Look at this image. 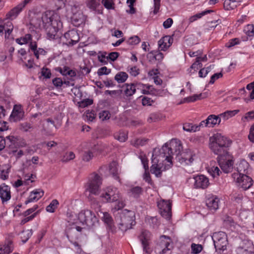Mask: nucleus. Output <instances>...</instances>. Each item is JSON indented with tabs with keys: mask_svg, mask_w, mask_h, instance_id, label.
Returning <instances> with one entry per match:
<instances>
[{
	"mask_svg": "<svg viewBox=\"0 0 254 254\" xmlns=\"http://www.w3.org/2000/svg\"><path fill=\"white\" fill-rule=\"evenodd\" d=\"M182 146L179 141L172 139L170 143H165L162 147L160 157L172 164V159L175 155V159L183 165L191 164L194 160L195 153L191 150L181 152Z\"/></svg>",
	"mask_w": 254,
	"mask_h": 254,
	"instance_id": "f03ea898",
	"label": "nucleus"
},
{
	"mask_svg": "<svg viewBox=\"0 0 254 254\" xmlns=\"http://www.w3.org/2000/svg\"><path fill=\"white\" fill-rule=\"evenodd\" d=\"M99 118L103 121L109 119L110 114L108 111H102L99 113Z\"/></svg>",
	"mask_w": 254,
	"mask_h": 254,
	"instance_id": "864d4df0",
	"label": "nucleus"
},
{
	"mask_svg": "<svg viewBox=\"0 0 254 254\" xmlns=\"http://www.w3.org/2000/svg\"><path fill=\"white\" fill-rule=\"evenodd\" d=\"M241 0H225L224 2V7L227 10L233 9L239 4Z\"/></svg>",
	"mask_w": 254,
	"mask_h": 254,
	"instance_id": "c756f323",
	"label": "nucleus"
},
{
	"mask_svg": "<svg viewBox=\"0 0 254 254\" xmlns=\"http://www.w3.org/2000/svg\"><path fill=\"white\" fill-rule=\"evenodd\" d=\"M143 192V189L139 186L131 188L128 190L130 195L134 198H138Z\"/></svg>",
	"mask_w": 254,
	"mask_h": 254,
	"instance_id": "2f4dec72",
	"label": "nucleus"
},
{
	"mask_svg": "<svg viewBox=\"0 0 254 254\" xmlns=\"http://www.w3.org/2000/svg\"><path fill=\"white\" fill-rule=\"evenodd\" d=\"M101 2L107 9H114L115 3L113 0H102Z\"/></svg>",
	"mask_w": 254,
	"mask_h": 254,
	"instance_id": "a19ab883",
	"label": "nucleus"
},
{
	"mask_svg": "<svg viewBox=\"0 0 254 254\" xmlns=\"http://www.w3.org/2000/svg\"><path fill=\"white\" fill-rule=\"evenodd\" d=\"M143 179L150 185H153V183L151 179L150 174L148 172V170H145V173L143 175Z\"/></svg>",
	"mask_w": 254,
	"mask_h": 254,
	"instance_id": "bf43d9fd",
	"label": "nucleus"
},
{
	"mask_svg": "<svg viewBox=\"0 0 254 254\" xmlns=\"http://www.w3.org/2000/svg\"><path fill=\"white\" fill-rule=\"evenodd\" d=\"M115 138L120 142H125L127 138V134L125 132H119L115 135Z\"/></svg>",
	"mask_w": 254,
	"mask_h": 254,
	"instance_id": "a18cd8bd",
	"label": "nucleus"
},
{
	"mask_svg": "<svg viewBox=\"0 0 254 254\" xmlns=\"http://www.w3.org/2000/svg\"><path fill=\"white\" fill-rule=\"evenodd\" d=\"M23 115L24 112L22 111L21 106L20 105H15L10 118L11 120H13V122H17L22 119Z\"/></svg>",
	"mask_w": 254,
	"mask_h": 254,
	"instance_id": "412c9836",
	"label": "nucleus"
},
{
	"mask_svg": "<svg viewBox=\"0 0 254 254\" xmlns=\"http://www.w3.org/2000/svg\"><path fill=\"white\" fill-rule=\"evenodd\" d=\"M152 165L151 167L150 171L152 174L155 175L157 177H160L162 174V171L161 168L159 167L158 159L156 157H154V154L152 155Z\"/></svg>",
	"mask_w": 254,
	"mask_h": 254,
	"instance_id": "393cba45",
	"label": "nucleus"
},
{
	"mask_svg": "<svg viewBox=\"0 0 254 254\" xmlns=\"http://www.w3.org/2000/svg\"><path fill=\"white\" fill-rule=\"evenodd\" d=\"M221 121L219 115H210L206 119V123L208 127H213L217 124L219 125Z\"/></svg>",
	"mask_w": 254,
	"mask_h": 254,
	"instance_id": "a878e982",
	"label": "nucleus"
},
{
	"mask_svg": "<svg viewBox=\"0 0 254 254\" xmlns=\"http://www.w3.org/2000/svg\"><path fill=\"white\" fill-rule=\"evenodd\" d=\"M173 39L170 36H165L158 42V48L161 51H165L171 45Z\"/></svg>",
	"mask_w": 254,
	"mask_h": 254,
	"instance_id": "aec40b11",
	"label": "nucleus"
},
{
	"mask_svg": "<svg viewBox=\"0 0 254 254\" xmlns=\"http://www.w3.org/2000/svg\"><path fill=\"white\" fill-rule=\"evenodd\" d=\"M53 84L57 87H60L63 84V81L61 78H55L53 79Z\"/></svg>",
	"mask_w": 254,
	"mask_h": 254,
	"instance_id": "338daca9",
	"label": "nucleus"
},
{
	"mask_svg": "<svg viewBox=\"0 0 254 254\" xmlns=\"http://www.w3.org/2000/svg\"><path fill=\"white\" fill-rule=\"evenodd\" d=\"M194 180V187L195 188H206L209 184L208 179L204 175H198L193 178Z\"/></svg>",
	"mask_w": 254,
	"mask_h": 254,
	"instance_id": "f3484780",
	"label": "nucleus"
},
{
	"mask_svg": "<svg viewBox=\"0 0 254 254\" xmlns=\"http://www.w3.org/2000/svg\"><path fill=\"white\" fill-rule=\"evenodd\" d=\"M239 186L244 190L250 189L253 184V179L246 174L240 175L237 179Z\"/></svg>",
	"mask_w": 254,
	"mask_h": 254,
	"instance_id": "ddd939ff",
	"label": "nucleus"
},
{
	"mask_svg": "<svg viewBox=\"0 0 254 254\" xmlns=\"http://www.w3.org/2000/svg\"><path fill=\"white\" fill-rule=\"evenodd\" d=\"M248 138L253 143H254V124L252 125L250 128Z\"/></svg>",
	"mask_w": 254,
	"mask_h": 254,
	"instance_id": "69168bd1",
	"label": "nucleus"
},
{
	"mask_svg": "<svg viewBox=\"0 0 254 254\" xmlns=\"http://www.w3.org/2000/svg\"><path fill=\"white\" fill-rule=\"evenodd\" d=\"M136 83H131L130 84H126V88L125 90V94L127 96H131L133 95L136 91V87H140V86L136 85Z\"/></svg>",
	"mask_w": 254,
	"mask_h": 254,
	"instance_id": "7c9ffc66",
	"label": "nucleus"
},
{
	"mask_svg": "<svg viewBox=\"0 0 254 254\" xmlns=\"http://www.w3.org/2000/svg\"><path fill=\"white\" fill-rule=\"evenodd\" d=\"M205 96H203V94L202 93L199 94H194L193 95L191 96H189L186 98H185L183 100V101L182 102V103H185V102H195L198 100H200L202 98H204Z\"/></svg>",
	"mask_w": 254,
	"mask_h": 254,
	"instance_id": "473e14b6",
	"label": "nucleus"
},
{
	"mask_svg": "<svg viewBox=\"0 0 254 254\" xmlns=\"http://www.w3.org/2000/svg\"><path fill=\"white\" fill-rule=\"evenodd\" d=\"M239 43V40L238 38H234L229 40L226 46L228 48H231Z\"/></svg>",
	"mask_w": 254,
	"mask_h": 254,
	"instance_id": "0e129e2a",
	"label": "nucleus"
},
{
	"mask_svg": "<svg viewBox=\"0 0 254 254\" xmlns=\"http://www.w3.org/2000/svg\"><path fill=\"white\" fill-rule=\"evenodd\" d=\"M78 221L77 224L82 225L92 226L97 221V218L94 213L90 210H83L81 211L77 216Z\"/></svg>",
	"mask_w": 254,
	"mask_h": 254,
	"instance_id": "0eeeda50",
	"label": "nucleus"
},
{
	"mask_svg": "<svg viewBox=\"0 0 254 254\" xmlns=\"http://www.w3.org/2000/svg\"><path fill=\"white\" fill-rule=\"evenodd\" d=\"M42 75L46 78H50L51 76V72L50 69L43 67L41 70Z\"/></svg>",
	"mask_w": 254,
	"mask_h": 254,
	"instance_id": "13d9d810",
	"label": "nucleus"
},
{
	"mask_svg": "<svg viewBox=\"0 0 254 254\" xmlns=\"http://www.w3.org/2000/svg\"><path fill=\"white\" fill-rule=\"evenodd\" d=\"M139 158L141 160V163L143 166L145 170H148V160L145 155H140Z\"/></svg>",
	"mask_w": 254,
	"mask_h": 254,
	"instance_id": "3c124183",
	"label": "nucleus"
},
{
	"mask_svg": "<svg viewBox=\"0 0 254 254\" xmlns=\"http://www.w3.org/2000/svg\"><path fill=\"white\" fill-rule=\"evenodd\" d=\"M109 171L113 177L120 182L119 178V170L118 163L116 161L112 162L109 165Z\"/></svg>",
	"mask_w": 254,
	"mask_h": 254,
	"instance_id": "bb28decb",
	"label": "nucleus"
},
{
	"mask_svg": "<svg viewBox=\"0 0 254 254\" xmlns=\"http://www.w3.org/2000/svg\"><path fill=\"white\" fill-rule=\"evenodd\" d=\"M183 128L185 131L188 132H195L199 130L198 126H193L192 124L188 123L184 124Z\"/></svg>",
	"mask_w": 254,
	"mask_h": 254,
	"instance_id": "e433bc0d",
	"label": "nucleus"
},
{
	"mask_svg": "<svg viewBox=\"0 0 254 254\" xmlns=\"http://www.w3.org/2000/svg\"><path fill=\"white\" fill-rule=\"evenodd\" d=\"M160 120L159 116L157 114H151L148 119V122L149 123L155 122Z\"/></svg>",
	"mask_w": 254,
	"mask_h": 254,
	"instance_id": "680f3d73",
	"label": "nucleus"
},
{
	"mask_svg": "<svg viewBox=\"0 0 254 254\" xmlns=\"http://www.w3.org/2000/svg\"><path fill=\"white\" fill-rule=\"evenodd\" d=\"M111 72V69H108L106 66H103L100 68L97 71V74L99 76L102 75H107Z\"/></svg>",
	"mask_w": 254,
	"mask_h": 254,
	"instance_id": "6e6d98bb",
	"label": "nucleus"
},
{
	"mask_svg": "<svg viewBox=\"0 0 254 254\" xmlns=\"http://www.w3.org/2000/svg\"><path fill=\"white\" fill-rule=\"evenodd\" d=\"M71 10L73 15L77 14L78 12H82L80 10V5L77 3H75L71 6Z\"/></svg>",
	"mask_w": 254,
	"mask_h": 254,
	"instance_id": "4d7b16f0",
	"label": "nucleus"
},
{
	"mask_svg": "<svg viewBox=\"0 0 254 254\" xmlns=\"http://www.w3.org/2000/svg\"><path fill=\"white\" fill-rule=\"evenodd\" d=\"M103 216L102 217L103 220L104 221L105 223H106L108 225L111 227L113 223V219L110 215L107 212L103 213Z\"/></svg>",
	"mask_w": 254,
	"mask_h": 254,
	"instance_id": "37998d69",
	"label": "nucleus"
},
{
	"mask_svg": "<svg viewBox=\"0 0 254 254\" xmlns=\"http://www.w3.org/2000/svg\"><path fill=\"white\" fill-rule=\"evenodd\" d=\"M42 20L47 39L50 40L59 39L61 36L58 32L62 27L60 15L54 11L48 10L43 14Z\"/></svg>",
	"mask_w": 254,
	"mask_h": 254,
	"instance_id": "7ed1b4c3",
	"label": "nucleus"
},
{
	"mask_svg": "<svg viewBox=\"0 0 254 254\" xmlns=\"http://www.w3.org/2000/svg\"><path fill=\"white\" fill-rule=\"evenodd\" d=\"M240 238L241 241L236 250V254H254V247L252 241L248 237L245 238L242 234H240Z\"/></svg>",
	"mask_w": 254,
	"mask_h": 254,
	"instance_id": "6e6552de",
	"label": "nucleus"
},
{
	"mask_svg": "<svg viewBox=\"0 0 254 254\" xmlns=\"http://www.w3.org/2000/svg\"><path fill=\"white\" fill-rule=\"evenodd\" d=\"M151 233L147 230H143L138 236V238L141 242L143 251L147 254H150L152 250L149 248Z\"/></svg>",
	"mask_w": 254,
	"mask_h": 254,
	"instance_id": "9b49d317",
	"label": "nucleus"
},
{
	"mask_svg": "<svg viewBox=\"0 0 254 254\" xmlns=\"http://www.w3.org/2000/svg\"><path fill=\"white\" fill-rule=\"evenodd\" d=\"M127 77L128 75L126 72H119L115 75V79L118 83H123L127 79Z\"/></svg>",
	"mask_w": 254,
	"mask_h": 254,
	"instance_id": "f704fd0d",
	"label": "nucleus"
},
{
	"mask_svg": "<svg viewBox=\"0 0 254 254\" xmlns=\"http://www.w3.org/2000/svg\"><path fill=\"white\" fill-rule=\"evenodd\" d=\"M140 41V38L137 36H134L133 37H130L127 41V43L128 45H136L138 44Z\"/></svg>",
	"mask_w": 254,
	"mask_h": 254,
	"instance_id": "49530a36",
	"label": "nucleus"
},
{
	"mask_svg": "<svg viewBox=\"0 0 254 254\" xmlns=\"http://www.w3.org/2000/svg\"><path fill=\"white\" fill-rule=\"evenodd\" d=\"M209 146L211 151L217 155V160L221 170L225 173L231 172L234 168V160L229 152L232 141L219 133L209 137Z\"/></svg>",
	"mask_w": 254,
	"mask_h": 254,
	"instance_id": "f257e3e1",
	"label": "nucleus"
},
{
	"mask_svg": "<svg viewBox=\"0 0 254 254\" xmlns=\"http://www.w3.org/2000/svg\"><path fill=\"white\" fill-rule=\"evenodd\" d=\"M100 197L104 202H113L119 199L121 193L117 188L110 187L101 194Z\"/></svg>",
	"mask_w": 254,
	"mask_h": 254,
	"instance_id": "9d476101",
	"label": "nucleus"
},
{
	"mask_svg": "<svg viewBox=\"0 0 254 254\" xmlns=\"http://www.w3.org/2000/svg\"><path fill=\"white\" fill-rule=\"evenodd\" d=\"M59 204V202L57 199H53L50 204L46 207V210L48 212L53 213L57 208Z\"/></svg>",
	"mask_w": 254,
	"mask_h": 254,
	"instance_id": "58836bf2",
	"label": "nucleus"
},
{
	"mask_svg": "<svg viewBox=\"0 0 254 254\" xmlns=\"http://www.w3.org/2000/svg\"><path fill=\"white\" fill-rule=\"evenodd\" d=\"M212 238L217 252L220 253L226 249L228 242L227 236L225 232L220 231L214 233Z\"/></svg>",
	"mask_w": 254,
	"mask_h": 254,
	"instance_id": "423d86ee",
	"label": "nucleus"
},
{
	"mask_svg": "<svg viewBox=\"0 0 254 254\" xmlns=\"http://www.w3.org/2000/svg\"><path fill=\"white\" fill-rule=\"evenodd\" d=\"M85 20L84 16L82 12H78L77 14L72 15L71 17V21L73 25L78 27L84 23Z\"/></svg>",
	"mask_w": 254,
	"mask_h": 254,
	"instance_id": "cd10ccee",
	"label": "nucleus"
},
{
	"mask_svg": "<svg viewBox=\"0 0 254 254\" xmlns=\"http://www.w3.org/2000/svg\"><path fill=\"white\" fill-rule=\"evenodd\" d=\"M219 198L216 196L212 195L206 200V205L209 210L215 211L219 208Z\"/></svg>",
	"mask_w": 254,
	"mask_h": 254,
	"instance_id": "6ab92c4d",
	"label": "nucleus"
},
{
	"mask_svg": "<svg viewBox=\"0 0 254 254\" xmlns=\"http://www.w3.org/2000/svg\"><path fill=\"white\" fill-rule=\"evenodd\" d=\"M7 144L6 147L8 150V153L11 155L17 151V140L13 136H6Z\"/></svg>",
	"mask_w": 254,
	"mask_h": 254,
	"instance_id": "dca6fc26",
	"label": "nucleus"
},
{
	"mask_svg": "<svg viewBox=\"0 0 254 254\" xmlns=\"http://www.w3.org/2000/svg\"><path fill=\"white\" fill-rule=\"evenodd\" d=\"M0 198L3 204L11 198L10 188L4 183L0 186Z\"/></svg>",
	"mask_w": 254,
	"mask_h": 254,
	"instance_id": "4468645a",
	"label": "nucleus"
},
{
	"mask_svg": "<svg viewBox=\"0 0 254 254\" xmlns=\"http://www.w3.org/2000/svg\"><path fill=\"white\" fill-rule=\"evenodd\" d=\"M173 248V244L171 238L167 236L162 235L160 237L155 250L160 254H170Z\"/></svg>",
	"mask_w": 254,
	"mask_h": 254,
	"instance_id": "39448f33",
	"label": "nucleus"
},
{
	"mask_svg": "<svg viewBox=\"0 0 254 254\" xmlns=\"http://www.w3.org/2000/svg\"><path fill=\"white\" fill-rule=\"evenodd\" d=\"M146 141V140L137 138L134 140H132L131 141V144L135 147H138L139 146L144 145Z\"/></svg>",
	"mask_w": 254,
	"mask_h": 254,
	"instance_id": "09e8293b",
	"label": "nucleus"
},
{
	"mask_svg": "<svg viewBox=\"0 0 254 254\" xmlns=\"http://www.w3.org/2000/svg\"><path fill=\"white\" fill-rule=\"evenodd\" d=\"M153 101L148 97L144 96L142 98V104L143 106H151Z\"/></svg>",
	"mask_w": 254,
	"mask_h": 254,
	"instance_id": "052dcab7",
	"label": "nucleus"
},
{
	"mask_svg": "<svg viewBox=\"0 0 254 254\" xmlns=\"http://www.w3.org/2000/svg\"><path fill=\"white\" fill-rule=\"evenodd\" d=\"M136 85H138L140 86V88H148L149 90V94L156 96L159 94V90L156 89H155L152 85H150L148 84H143L141 83H137Z\"/></svg>",
	"mask_w": 254,
	"mask_h": 254,
	"instance_id": "72a5a7b5",
	"label": "nucleus"
},
{
	"mask_svg": "<svg viewBox=\"0 0 254 254\" xmlns=\"http://www.w3.org/2000/svg\"><path fill=\"white\" fill-rule=\"evenodd\" d=\"M223 74L221 72L216 73L211 76L209 83L213 84L218 79L222 77Z\"/></svg>",
	"mask_w": 254,
	"mask_h": 254,
	"instance_id": "e2e57ef3",
	"label": "nucleus"
},
{
	"mask_svg": "<svg viewBox=\"0 0 254 254\" xmlns=\"http://www.w3.org/2000/svg\"><path fill=\"white\" fill-rule=\"evenodd\" d=\"M127 71L131 76H136L139 74L140 70L136 66L128 67Z\"/></svg>",
	"mask_w": 254,
	"mask_h": 254,
	"instance_id": "de8ad7c7",
	"label": "nucleus"
},
{
	"mask_svg": "<svg viewBox=\"0 0 254 254\" xmlns=\"http://www.w3.org/2000/svg\"><path fill=\"white\" fill-rule=\"evenodd\" d=\"M22 10V8L19 6V5H17L6 13L5 15V19H9L11 20L15 19Z\"/></svg>",
	"mask_w": 254,
	"mask_h": 254,
	"instance_id": "c85d7f7f",
	"label": "nucleus"
},
{
	"mask_svg": "<svg viewBox=\"0 0 254 254\" xmlns=\"http://www.w3.org/2000/svg\"><path fill=\"white\" fill-rule=\"evenodd\" d=\"M135 223L134 211L124 209L120 214L119 227L122 231H126L127 230L131 229Z\"/></svg>",
	"mask_w": 254,
	"mask_h": 254,
	"instance_id": "20e7f679",
	"label": "nucleus"
},
{
	"mask_svg": "<svg viewBox=\"0 0 254 254\" xmlns=\"http://www.w3.org/2000/svg\"><path fill=\"white\" fill-rule=\"evenodd\" d=\"M173 23V19L171 18H168L163 22V25L164 28L168 29L172 26Z\"/></svg>",
	"mask_w": 254,
	"mask_h": 254,
	"instance_id": "774afa93",
	"label": "nucleus"
},
{
	"mask_svg": "<svg viewBox=\"0 0 254 254\" xmlns=\"http://www.w3.org/2000/svg\"><path fill=\"white\" fill-rule=\"evenodd\" d=\"M12 235H8L6 238L5 244L0 245V254H9L13 250V245L12 241Z\"/></svg>",
	"mask_w": 254,
	"mask_h": 254,
	"instance_id": "2eb2a0df",
	"label": "nucleus"
},
{
	"mask_svg": "<svg viewBox=\"0 0 254 254\" xmlns=\"http://www.w3.org/2000/svg\"><path fill=\"white\" fill-rule=\"evenodd\" d=\"M249 168V164L245 160H241L236 164V170L239 173V176L247 173Z\"/></svg>",
	"mask_w": 254,
	"mask_h": 254,
	"instance_id": "5701e85b",
	"label": "nucleus"
},
{
	"mask_svg": "<svg viewBox=\"0 0 254 254\" xmlns=\"http://www.w3.org/2000/svg\"><path fill=\"white\" fill-rule=\"evenodd\" d=\"M211 12H213V11L212 10H206L201 12V13H197L195 15H194L192 16H191L190 18V19H189L190 22H192L194 21L195 20H196V19L201 18L202 16H203L206 14L209 13Z\"/></svg>",
	"mask_w": 254,
	"mask_h": 254,
	"instance_id": "ea45409f",
	"label": "nucleus"
},
{
	"mask_svg": "<svg viewBox=\"0 0 254 254\" xmlns=\"http://www.w3.org/2000/svg\"><path fill=\"white\" fill-rule=\"evenodd\" d=\"M44 193V191L41 189H36L32 191L30 193L27 200L25 201V204H27L28 203L32 202L38 201L43 196Z\"/></svg>",
	"mask_w": 254,
	"mask_h": 254,
	"instance_id": "4be33fe9",
	"label": "nucleus"
},
{
	"mask_svg": "<svg viewBox=\"0 0 254 254\" xmlns=\"http://www.w3.org/2000/svg\"><path fill=\"white\" fill-rule=\"evenodd\" d=\"M244 31L246 35L251 37L254 36V25L248 24L244 28Z\"/></svg>",
	"mask_w": 254,
	"mask_h": 254,
	"instance_id": "79ce46f5",
	"label": "nucleus"
},
{
	"mask_svg": "<svg viewBox=\"0 0 254 254\" xmlns=\"http://www.w3.org/2000/svg\"><path fill=\"white\" fill-rule=\"evenodd\" d=\"M160 214L166 219H170L172 212V204L169 201L163 200L158 203Z\"/></svg>",
	"mask_w": 254,
	"mask_h": 254,
	"instance_id": "f8f14e48",
	"label": "nucleus"
},
{
	"mask_svg": "<svg viewBox=\"0 0 254 254\" xmlns=\"http://www.w3.org/2000/svg\"><path fill=\"white\" fill-rule=\"evenodd\" d=\"M74 158V154L72 152H69L65 154V155L62 159V161L63 162H66L67 161L73 159Z\"/></svg>",
	"mask_w": 254,
	"mask_h": 254,
	"instance_id": "603ef678",
	"label": "nucleus"
},
{
	"mask_svg": "<svg viewBox=\"0 0 254 254\" xmlns=\"http://www.w3.org/2000/svg\"><path fill=\"white\" fill-rule=\"evenodd\" d=\"M244 122L254 120V111H250L247 113L245 116L242 118Z\"/></svg>",
	"mask_w": 254,
	"mask_h": 254,
	"instance_id": "5fc2aeb1",
	"label": "nucleus"
},
{
	"mask_svg": "<svg viewBox=\"0 0 254 254\" xmlns=\"http://www.w3.org/2000/svg\"><path fill=\"white\" fill-rule=\"evenodd\" d=\"M100 4V0H87V5L90 9H95Z\"/></svg>",
	"mask_w": 254,
	"mask_h": 254,
	"instance_id": "c03bdc74",
	"label": "nucleus"
},
{
	"mask_svg": "<svg viewBox=\"0 0 254 254\" xmlns=\"http://www.w3.org/2000/svg\"><path fill=\"white\" fill-rule=\"evenodd\" d=\"M30 49L33 52L34 56L37 59H39L40 55H45L47 53L46 51L42 48H37V42H31L29 45Z\"/></svg>",
	"mask_w": 254,
	"mask_h": 254,
	"instance_id": "b1692460",
	"label": "nucleus"
},
{
	"mask_svg": "<svg viewBox=\"0 0 254 254\" xmlns=\"http://www.w3.org/2000/svg\"><path fill=\"white\" fill-rule=\"evenodd\" d=\"M102 150H98V149H97V150H88L87 151H85L82 156V159L84 161L88 162L90 160L93 156V153L95 152H101Z\"/></svg>",
	"mask_w": 254,
	"mask_h": 254,
	"instance_id": "c9c22d12",
	"label": "nucleus"
},
{
	"mask_svg": "<svg viewBox=\"0 0 254 254\" xmlns=\"http://www.w3.org/2000/svg\"><path fill=\"white\" fill-rule=\"evenodd\" d=\"M64 37L67 39L70 40L68 42V45L73 46L77 44L80 39L78 33L75 30H71L66 32L64 34Z\"/></svg>",
	"mask_w": 254,
	"mask_h": 254,
	"instance_id": "a211bd4d",
	"label": "nucleus"
},
{
	"mask_svg": "<svg viewBox=\"0 0 254 254\" xmlns=\"http://www.w3.org/2000/svg\"><path fill=\"white\" fill-rule=\"evenodd\" d=\"M191 251L192 254H198L203 250V247L200 244L192 243L191 245Z\"/></svg>",
	"mask_w": 254,
	"mask_h": 254,
	"instance_id": "4c0bfd02",
	"label": "nucleus"
},
{
	"mask_svg": "<svg viewBox=\"0 0 254 254\" xmlns=\"http://www.w3.org/2000/svg\"><path fill=\"white\" fill-rule=\"evenodd\" d=\"M209 173L213 177H215L219 176L220 173H221L219 168L218 167H212L209 170Z\"/></svg>",
	"mask_w": 254,
	"mask_h": 254,
	"instance_id": "8fccbe9b",
	"label": "nucleus"
},
{
	"mask_svg": "<svg viewBox=\"0 0 254 254\" xmlns=\"http://www.w3.org/2000/svg\"><path fill=\"white\" fill-rule=\"evenodd\" d=\"M102 184V178L96 173L90 175L86 190L90 193L98 195L99 193L100 187Z\"/></svg>",
	"mask_w": 254,
	"mask_h": 254,
	"instance_id": "1a4fd4ad",
	"label": "nucleus"
}]
</instances>
